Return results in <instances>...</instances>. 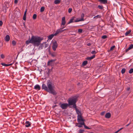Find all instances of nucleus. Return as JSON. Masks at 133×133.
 <instances>
[{"label": "nucleus", "instance_id": "4c0bfd02", "mask_svg": "<svg viewBox=\"0 0 133 133\" xmlns=\"http://www.w3.org/2000/svg\"><path fill=\"white\" fill-rule=\"evenodd\" d=\"M26 15H24L23 17V19L24 20H26Z\"/></svg>", "mask_w": 133, "mask_h": 133}, {"label": "nucleus", "instance_id": "09e8293b", "mask_svg": "<svg viewBox=\"0 0 133 133\" xmlns=\"http://www.w3.org/2000/svg\"><path fill=\"white\" fill-rule=\"evenodd\" d=\"M91 45V44L90 43H88V44H87V45L88 46H90Z\"/></svg>", "mask_w": 133, "mask_h": 133}, {"label": "nucleus", "instance_id": "bb28decb", "mask_svg": "<svg viewBox=\"0 0 133 133\" xmlns=\"http://www.w3.org/2000/svg\"><path fill=\"white\" fill-rule=\"evenodd\" d=\"M1 64L3 66H8V64H5L3 63H1Z\"/></svg>", "mask_w": 133, "mask_h": 133}, {"label": "nucleus", "instance_id": "37998d69", "mask_svg": "<svg viewBox=\"0 0 133 133\" xmlns=\"http://www.w3.org/2000/svg\"><path fill=\"white\" fill-rule=\"evenodd\" d=\"M18 0H15L14 1V3L15 4H17L18 2Z\"/></svg>", "mask_w": 133, "mask_h": 133}, {"label": "nucleus", "instance_id": "a18cd8bd", "mask_svg": "<svg viewBox=\"0 0 133 133\" xmlns=\"http://www.w3.org/2000/svg\"><path fill=\"white\" fill-rule=\"evenodd\" d=\"M51 55L53 57H54L55 56V55L54 54H51Z\"/></svg>", "mask_w": 133, "mask_h": 133}, {"label": "nucleus", "instance_id": "4d7b16f0", "mask_svg": "<svg viewBox=\"0 0 133 133\" xmlns=\"http://www.w3.org/2000/svg\"><path fill=\"white\" fill-rule=\"evenodd\" d=\"M90 133H93L92 132H91Z\"/></svg>", "mask_w": 133, "mask_h": 133}, {"label": "nucleus", "instance_id": "f8f14e48", "mask_svg": "<svg viewBox=\"0 0 133 133\" xmlns=\"http://www.w3.org/2000/svg\"><path fill=\"white\" fill-rule=\"evenodd\" d=\"M34 89L37 90H39L41 89L40 86L38 84H36L34 86Z\"/></svg>", "mask_w": 133, "mask_h": 133}, {"label": "nucleus", "instance_id": "b1692460", "mask_svg": "<svg viewBox=\"0 0 133 133\" xmlns=\"http://www.w3.org/2000/svg\"><path fill=\"white\" fill-rule=\"evenodd\" d=\"M125 71V68H123L121 70V73L122 74L124 73Z\"/></svg>", "mask_w": 133, "mask_h": 133}, {"label": "nucleus", "instance_id": "7ed1b4c3", "mask_svg": "<svg viewBox=\"0 0 133 133\" xmlns=\"http://www.w3.org/2000/svg\"><path fill=\"white\" fill-rule=\"evenodd\" d=\"M65 23L66 21L65 17H63L62 18L61 24V26L62 27V28L58 29L56 31L55 33L54 34L55 36H56L58 34L66 30L65 29L63 30H62L65 27L64 26L65 24Z\"/></svg>", "mask_w": 133, "mask_h": 133}, {"label": "nucleus", "instance_id": "72a5a7b5", "mask_svg": "<svg viewBox=\"0 0 133 133\" xmlns=\"http://www.w3.org/2000/svg\"><path fill=\"white\" fill-rule=\"evenodd\" d=\"M1 58H2V59H3L5 57V56L3 54H2L1 55Z\"/></svg>", "mask_w": 133, "mask_h": 133}, {"label": "nucleus", "instance_id": "c03bdc74", "mask_svg": "<svg viewBox=\"0 0 133 133\" xmlns=\"http://www.w3.org/2000/svg\"><path fill=\"white\" fill-rule=\"evenodd\" d=\"M26 12H27V10H25V12H24V15H26Z\"/></svg>", "mask_w": 133, "mask_h": 133}, {"label": "nucleus", "instance_id": "2f4dec72", "mask_svg": "<svg viewBox=\"0 0 133 133\" xmlns=\"http://www.w3.org/2000/svg\"><path fill=\"white\" fill-rule=\"evenodd\" d=\"M72 9L71 8H69L68 10V12L69 13H70L72 11Z\"/></svg>", "mask_w": 133, "mask_h": 133}, {"label": "nucleus", "instance_id": "aec40b11", "mask_svg": "<svg viewBox=\"0 0 133 133\" xmlns=\"http://www.w3.org/2000/svg\"><path fill=\"white\" fill-rule=\"evenodd\" d=\"M60 2V0H55L54 1V3L56 4H59Z\"/></svg>", "mask_w": 133, "mask_h": 133}, {"label": "nucleus", "instance_id": "49530a36", "mask_svg": "<svg viewBox=\"0 0 133 133\" xmlns=\"http://www.w3.org/2000/svg\"><path fill=\"white\" fill-rule=\"evenodd\" d=\"M122 129H123V128H121L119 129V130H117V131H118V132L119 131H120L121 130H122Z\"/></svg>", "mask_w": 133, "mask_h": 133}, {"label": "nucleus", "instance_id": "8fccbe9b", "mask_svg": "<svg viewBox=\"0 0 133 133\" xmlns=\"http://www.w3.org/2000/svg\"><path fill=\"white\" fill-rule=\"evenodd\" d=\"M104 112H102L101 113V115H103L104 114Z\"/></svg>", "mask_w": 133, "mask_h": 133}, {"label": "nucleus", "instance_id": "4468645a", "mask_svg": "<svg viewBox=\"0 0 133 133\" xmlns=\"http://www.w3.org/2000/svg\"><path fill=\"white\" fill-rule=\"evenodd\" d=\"M95 57V55H93L92 56L90 57H87L86 59L88 60H90L93 59Z\"/></svg>", "mask_w": 133, "mask_h": 133}, {"label": "nucleus", "instance_id": "5fc2aeb1", "mask_svg": "<svg viewBox=\"0 0 133 133\" xmlns=\"http://www.w3.org/2000/svg\"><path fill=\"white\" fill-rule=\"evenodd\" d=\"M32 51H34V50H32Z\"/></svg>", "mask_w": 133, "mask_h": 133}, {"label": "nucleus", "instance_id": "6e6d98bb", "mask_svg": "<svg viewBox=\"0 0 133 133\" xmlns=\"http://www.w3.org/2000/svg\"><path fill=\"white\" fill-rule=\"evenodd\" d=\"M40 47H41V46H40L39 47V48H40Z\"/></svg>", "mask_w": 133, "mask_h": 133}, {"label": "nucleus", "instance_id": "1a4fd4ad", "mask_svg": "<svg viewBox=\"0 0 133 133\" xmlns=\"http://www.w3.org/2000/svg\"><path fill=\"white\" fill-rule=\"evenodd\" d=\"M74 108L76 110V113L78 115H81V112L80 111H79L76 108V106L75 105H74Z\"/></svg>", "mask_w": 133, "mask_h": 133}, {"label": "nucleus", "instance_id": "6ab92c4d", "mask_svg": "<svg viewBox=\"0 0 133 133\" xmlns=\"http://www.w3.org/2000/svg\"><path fill=\"white\" fill-rule=\"evenodd\" d=\"M55 61L54 60H51L49 61L48 63V65H50L52 64V62Z\"/></svg>", "mask_w": 133, "mask_h": 133}, {"label": "nucleus", "instance_id": "603ef678", "mask_svg": "<svg viewBox=\"0 0 133 133\" xmlns=\"http://www.w3.org/2000/svg\"><path fill=\"white\" fill-rule=\"evenodd\" d=\"M130 89V88H129L127 89V90L128 91H129V90Z\"/></svg>", "mask_w": 133, "mask_h": 133}, {"label": "nucleus", "instance_id": "e433bc0d", "mask_svg": "<svg viewBox=\"0 0 133 133\" xmlns=\"http://www.w3.org/2000/svg\"><path fill=\"white\" fill-rule=\"evenodd\" d=\"M84 130L83 129H80L79 131V132L80 133H83L84 131Z\"/></svg>", "mask_w": 133, "mask_h": 133}, {"label": "nucleus", "instance_id": "dca6fc26", "mask_svg": "<svg viewBox=\"0 0 133 133\" xmlns=\"http://www.w3.org/2000/svg\"><path fill=\"white\" fill-rule=\"evenodd\" d=\"M26 124L25 125V127H28L30 126L31 124L29 121H26L25 122Z\"/></svg>", "mask_w": 133, "mask_h": 133}, {"label": "nucleus", "instance_id": "cd10ccee", "mask_svg": "<svg viewBox=\"0 0 133 133\" xmlns=\"http://www.w3.org/2000/svg\"><path fill=\"white\" fill-rule=\"evenodd\" d=\"M129 73L130 74H131L133 72V69H131L129 71Z\"/></svg>", "mask_w": 133, "mask_h": 133}, {"label": "nucleus", "instance_id": "39448f33", "mask_svg": "<svg viewBox=\"0 0 133 133\" xmlns=\"http://www.w3.org/2000/svg\"><path fill=\"white\" fill-rule=\"evenodd\" d=\"M58 46V44L56 41L54 40L52 42V46L53 50L54 51L56 50Z\"/></svg>", "mask_w": 133, "mask_h": 133}, {"label": "nucleus", "instance_id": "f03ea898", "mask_svg": "<svg viewBox=\"0 0 133 133\" xmlns=\"http://www.w3.org/2000/svg\"><path fill=\"white\" fill-rule=\"evenodd\" d=\"M47 85L43 84L42 86V89H44L49 92L55 95L57 94L56 91L54 89V87L52 85V83L49 80L47 81Z\"/></svg>", "mask_w": 133, "mask_h": 133}, {"label": "nucleus", "instance_id": "a878e982", "mask_svg": "<svg viewBox=\"0 0 133 133\" xmlns=\"http://www.w3.org/2000/svg\"><path fill=\"white\" fill-rule=\"evenodd\" d=\"M73 20L74 19L73 18L71 19L69 22L68 23V24H69L71 23H72L73 22Z\"/></svg>", "mask_w": 133, "mask_h": 133}, {"label": "nucleus", "instance_id": "473e14b6", "mask_svg": "<svg viewBox=\"0 0 133 133\" xmlns=\"http://www.w3.org/2000/svg\"><path fill=\"white\" fill-rule=\"evenodd\" d=\"M107 37V36L105 35L103 36L102 37V38L103 39H105Z\"/></svg>", "mask_w": 133, "mask_h": 133}, {"label": "nucleus", "instance_id": "de8ad7c7", "mask_svg": "<svg viewBox=\"0 0 133 133\" xmlns=\"http://www.w3.org/2000/svg\"><path fill=\"white\" fill-rule=\"evenodd\" d=\"M57 106V105H54V106H52V108H55V107H56Z\"/></svg>", "mask_w": 133, "mask_h": 133}, {"label": "nucleus", "instance_id": "7c9ffc66", "mask_svg": "<svg viewBox=\"0 0 133 133\" xmlns=\"http://www.w3.org/2000/svg\"><path fill=\"white\" fill-rule=\"evenodd\" d=\"M12 44L14 46L16 45V42L15 41H13L12 42Z\"/></svg>", "mask_w": 133, "mask_h": 133}, {"label": "nucleus", "instance_id": "f3484780", "mask_svg": "<svg viewBox=\"0 0 133 133\" xmlns=\"http://www.w3.org/2000/svg\"><path fill=\"white\" fill-rule=\"evenodd\" d=\"M54 36H55L54 34H52L48 36V38L50 40H51Z\"/></svg>", "mask_w": 133, "mask_h": 133}, {"label": "nucleus", "instance_id": "a19ab883", "mask_svg": "<svg viewBox=\"0 0 133 133\" xmlns=\"http://www.w3.org/2000/svg\"><path fill=\"white\" fill-rule=\"evenodd\" d=\"M84 128L86 129H89V128L87 126L85 125V124L84 125Z\"/></svg>", "mask_w": 133, "mask_h": 133}, {"label": "nucleus", "instance_id": "79ce46f5", "mask_svg": "<svg viewBox=\"0 0 133 133\" xmlns=\"http://www.w3.org/2000/svg\"><path fill=\"white\" fill-rule=\"evenodd\" d=\"M84 120H83L82 121H79L80 122H78V124H80V123H82L83 122H84Z\"/></svg>", "mask_w": 133, "mask_h": 133}, {"label": "nucleus", "instance_id": "58836bf2", "mask_svg": "<svg viewBox=\"0 0 133 133\" xmlns=\"http://www.w3.org/2000/svg\"><path fill=\"white\" fill-rule=\"evenodd\" d=\"M96 52L95 51H92L91 52V53L92 54H96Z\"/></svg>", "mask_w": 133, "mask_h": 133}, {"label": "nucleus", "instance_id": "9d476101", "mask_svg": "<svg viewBox=\"0 0 133 133\" xmlns=\"http://www.w3.org/2000/svg\"><path fill=\"white\" fill-rule=\"evenodd\" d=\"M84 122H83L82 123H80V124L76 123V126H77L78 127L80 128L81 127L83 126V125H84Z\"/></svg>", "mask_w": 133, "mask_h": 133}, {"label": "nucleus", "instance_id": "ddd939ff", "mask_svg": "<svg viewBox=\"0 0 133 133\" xmlns=\"http://www.w3.org/2000/svg\"><path fill=\"white\" fill-rule=\"evenodd\" d=\"M133 48V45L132 44H131L130 45L129 47L128 48V49H127L126 50V52H127L130 49Z\"/></svg>", "mask_w": 133, "mask_h": 133}, {"label": "nucleus", "instance_id": "f704fd0d", "mask_svg": "<svg viewBox=\"0 0 133 133\" xmlns=\"http://www.w3.org/2000/svg\"><path fill=\"white\" fill-rule=\"evenodd\" d=\"M115 46L114 45L112 46L111 47L110 49V50H112L114 49L115 48Z\"/></svg>", "mask_w": 133, "mask_h": 133}, {"label": "nucleus", "instance_id": "ea45409f", "mask_svg": "<svg viewBox=\"0 0 133 133\" xmlns=\"http://www.w3.org/2000/svg\"><path fill=\"white\" fill-rule=\"evenodd\" d=\"M3 24V22L2 21H0V26H1Z\"/></svg>", "mask_w": 133, "mask_h": 133}, {"label": "nucleus", "instance_id": "20e7f679", "mask_svg": "<svg viewBox=\"0 0 133 133\" xmlns=\"http://www.w3.org/2000/svg\"><path fill=\"white\" fill-rule=\"evenodd\" d=\"M76 99L75 98H71L69 99L68 104L69 105H73V107L74 108V105L76 106Z\"/></svg>", "mask_w": 133, "mask_h": 133}, {"label": "nucleus", "instance_id": "c85d7f7f", "mask_svg": "<svg viewBox=\"0 0 133 133\" xmlns=\"http://www.w3.org/2000/svg\"><path fill=\"white\" fill-rule=\"evenodd\" d=\"M37 17V15L36 14H34L33 16V19H35Z\"/></svg>", "mask_w": 133, "mask_h": 133}, {"label": "nucleus", "instance_id": "393cba45", "mask_svg": "<svg viewBox=\"0 0 133 133\" xmlns=\"http://www.w3.org/2000/svg\"><path fill=\"white\" fill-rule=\"evenodd\" d=\"M98 7L99 9H102L103 8V6L102 5H98Z\"/></svg>", "mask_w": 133, "mask_h": 133}, {"label": "nucleus", "instance_id": "2eb2a0df", "mask_svg": "<svg viewBox=\"0 0 133 133\" xmlns=\"http://www.w3.org/2000/svg\"><path fill=\"white\" fill-rule=\"evenodd\" d=\"M10 39V37L8 35H7L5 37V40L6 42L9 41Z\"/></svg>", "mask_w": 133, "mask_h": 133}, {"label": "nucleus", "instance_id": "0eeeda50", "mask_svg": "<svg viewBox=\"0 0 133 133\" xmlns=\"http://www.w3.org/2000/svg\"><path fill=\"white\" fill-rule=\"evenodd\" d=\"M84 14L83 13H82L81 15V18L77 19L75 21V22H79L80 21H84Z\"/></svg>", "mask_w": 133, "mask_h": 133}, {"label": "nucleus", "instance_id": "4be33fe9", "mask_svg": "<svg viewBox=\"0 0 133 133\" xmlns=\"http://www.w3.org/2000/svg\"><path fill=\"white\" fill-rule=\"evenodd\" d=\"M130 32H131V30H129V31H127L125 33V35L126 36H127L130 33Z\"/></svg>", "mask_w": 133, "mask_h": 133}, {"label": "nucleus", "instance_id": "9b49d317", "mask_svg": "<svg viewBox=\"0 0 133 133\" xmlns=\"http://www.w3.org/2000/svg\"><path fill=\"white\" fill-rule=\"evenodd\" d=\"M98 1L101 3L106 4L107 3V0H98Z\"/></svg>", "mask_w": 133, "mask_h": 133}, {"label": "nucleus", "instance_id": "6e6552de", "mask_svg": "<svg viewBox=\"0 0 133 133\" xmlns=\"http://www.w3.org/2000/svg\"><path fill=\"white\" fill-rule=\"evenodd\" d=\"M77 121L78 122H80V121L84 120L82 118L81 115H77Z\"/></svg>", "mask_w": 133, "mask_h": 133}, {"label": "nucleus", "instance_id": "864d4df0", "mask_svg": "<svg viewBox=\"0 0 133 133\" xmlns=\"http://www.w3.org/2000/svg\"><path fill=\"white\" fill-rule=\"evenodd\" d=\"M129 124H128L127 125H126V127H128V126L129 125Z\"/></svg>", "mask_w": 133, "mask_h": 133}, {"label": "nucleus", "instance_id": "f257e3e1", "mask_svg": "<svg viewBox=\"0 0 133 133\" xmlns=\"http://www.w3.org/2000/svg\"><path fill=\"white\" fill-rule=\"evenodd\" d=\"M43 39V38L32 36L30 40L26 41V43L27 44L31 43L33 44L34 46H38L40 44L41 41Z\"/></svg>", "mask_w": 133, "mask_h": 133}, {"label": "nucleus", "instance_id": "c756f323", "mask_svg": "<svg viewBox=\"0 0 133 133\" xmlns=\"http://www.w3.org/2000/svg\"><path fill=\"white\" fill-rule=\"evenodd\" d=\"M101 16H100L99 15H97V16H95L94 17V18H101Z\"/></svg>", "mask_w": 133, "mask_h": 133}, {"label": "nucleus", "instance_id": "a211bd4d", "mask_svg": "<svg viewBox=\"0 0 133 133\" xmlns=\"http://www.w3.org/2000/svg\"><path fill=\"white\" fill-rule=\"evenodd\" d=\"M111 116V114L110 113L108 112L105 115V117L107 118H109Z\"/></svg>", "mask_w": 133, "mask_h": 133}, {"label": "nucleus", "instance_id": "423d86ee", "mask_svg": "<svg viewBox=\"0 0 133 133\" xmlns=\"http://www.w3.org/2000/svg\"><path fill=\"white\" fill-rule=\"evenodd\" d=\"M69 105L68 103H63L61 104L60 107L62 109H64L67 108Z\"/></svg>", "mask_w": 133, "mask_h": 133}, {"label": "nucleus", "instance_id": "3c124183", "mask_svg": "<svg viewBox=\"0 0 133 133\" xmlns=\"http://www.w3.org/2000/svg\"><path fill=\"white\" fill-rule=\"evenodd\" d=\"M12 63H11L10 64H8V66L12 65Z\"/></svg>", "mask_w": 133, "mask_h": 133}, {"label": "nucleus", "instance_id": "5701e85b", "mask_svg": "<svg viewBox=\"0 0 133 133\" xmlns=\"http://www.w3.org/2000/svg\"><path fill=\"white\" fill-rule=\"evenodd\" d=\"M44 10V7L43 6L40 9L41 12H43V11Z\"/></svg>", "mask_w": 133, "mask_h": 133}, {"label": "nucleus", "instance_id": "412c9836", "mask_svg": "<svg viewBox=\"0 0 133 133\" xmlns=\"http://www.w3.org/2000/svg\"><path fill=\"white\" fill-rule=\"evenodd\" d=\"M88 63V61H83L82 63V65L83 66L85 65Z\"/></svg>", "mask_w": 133, "mask_h": 133}, {"label": "nucleus", "instance_id": "c9c22d12", "mask_svg": "<svg viewBox=\"0 0 133 133\" xmlns=\"http://www.w3.org/2000/svg\"><path fill=\"white\" fill-rule=\"evenodd\" d=\"M78 31L79 33H82V29H79L78 30Z\"/></svg>", "mask_w": 133, "mask_h": 133}]
</instances>
